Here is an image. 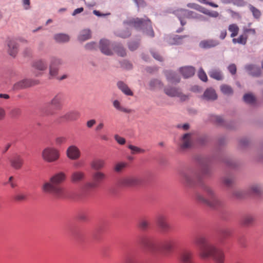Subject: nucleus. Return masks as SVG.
<instances>
[{
  "instance_id": "1",
  "label": "nucleus",
  "mask_w": 263,
  "mask_h": 263,
  "mask_svg": "<svg viewBox=\"0 0 263 263\" xmlns=\"http://www.w3.org/2000/svg\"><path fill=\"white\" fill-rule=\"evenodd\" d=\"M66 179V175L62 172L53 176L50 182H46L43 186L44 192L52 194L60 198H71L69 192L62 187L60 184Z\"/></svg>"
},
{
  "instance_id": "2",
  "label": "nucleus",
  "mask_w": 263,
  "mask_h": 263,
  "mask_svg": "<svg viewBox=\"0 0 263 263\" xmlns=\"http://www.w3.org/2000/svg\"><path fill=\"white\" fill-rule=\"evenodd\" d=\"M197 243L200 250V256L202 258L212 257L216 263H223L224 255L223 252L209 244L203 237L198 239Z\"/></svg>"
},
{
  "instance_id": "3",
  "label": "nucleus",
  "mask_w": 263,
  "mask_h": 263,
  "mask_svg": "<svg viewBox=\"0 0 263 263\" xmlns=\"http://www.w3.org/2000/svg\"><path fill=\"white\" fill-rule=\"evenodd\" d=\"M100 48L102 53L108 55L112 54V49L120 56L124 57L126 54L125 50L121 46L114 47L112 45H110L109 41L106 40L100 41Z\"/></svg>"
},
{
  "instance_id": "4",
  "label": "nucleus",
  "mask_w": 263,
  "mask_h": 263,
  "mask_svg": "<svg viewBox=\"0 0 263 263\" xmlns=\"http://www.w3.org/2000/svg\"><path fill=\"white\" fill-rule=\"evenodd\" d=\"M130 23L132 25L136 28H143L145 26L149 27L147 34L151 37L154 36V32L152 28V22L148 18H136L131 21Z\"/></svg>"
},
{
  "instance_id": "5",
  "label": "nucleus",
  "mask_w": 263,
  "mask_h": 263,
  "mask_svg": "<svg viewBox=\"0 0 263 263\" xmlns=\"http://www.w3.org/2000/svg\"><path fill=\"white\" fill-rule=\"evenodd\" d=\"M44 159L48 162H52L57 160L59 157V152L55 149L48 148L43 152Z\"/></svg>"
},
{
  "instance_id": "6",
  "label": "nucleus",
  "mask_w": 263,
  "mask_h": 263,
  "mask_svg": "<svg viewBox=\"0 0 263 263\" xmlns=\"http://www.w3.org/2000/svg\"><path fill=\"white\" fill-rule=\"evenodd\" d=\"M176 14L180 20L182 26H184L186 24V22L183 21V18L186 17L197 18L195 12L185 9H180L176 11Z\"/></svg>"
},
{
  "instance_id": "7",
  "label": "nucleus",
  "mask_w": 263,
  "mask_h": 263,
  "mask_svg": "<svg viewBox=\"0 0 263 263\" xmlns=\"http://www.w3.org/2000/svg\"><path fill=\"white\" fill-rule=\"evenodd\" d=\"M105 177L104 174L100 172L96 173L93 177V181L91 183H88L86 184V188H93L97 186L99 183L102 181Z\"/></svg>"
},
{
  "instance_id": "8",
  "label": "nucleus",
  "mask_w": 263,
  "mask_h": 263,
  "mask_svg": "<svg viewBox=\"0 0 263 263\" xmlns=\"http://www.w3.org/2000/svg\"><path fill=\"white\" fill-rule=\"evenodd\" d=\"M218 41L214 39L204 40L200 43V47L202 48H210L219 45Z\"/></svg>"
},
{
  "instance_id": "9",
  "label": "nucleus",
  "mask_w": 263,
  "mask_h": 263,
  "mask_svg": "<svg viewBox=\"0 0 263 263\" xmlns=\"http://www.w3.org/2000/svg\"><path fill=\"white\" fill-rule=\"evenodd\" d=\"M180 71L184 78H188L194 74L195 69L193 67L186 66L180 68Z\"/></svg>"
},
{
  "instance_id": "10",
  "label": "nucleus",
  "mask_w": 263,
  "mask_h": 263,
  "mask_svg": "<svg viewBox=\"0 0 263 263\" xmlns=\"http://www.w3.org/2000/svg\"><path fill=\"white\" fill-rule=\"evenodd\" d=\"M85 177V174L81 171H76L72 173L71 176V180L73 183L82 181Z\"/></svg>"
},
{
  "instance_id": "11",
  "label": "nucleus",
  "mask_w": 263,
  "mask_h": 263,
  "mask_svg": "<svg viewBox=\"0 0 263 263\" xmlns=\"http://www.w3.org/2000/svg\"><path fill=\"white\" fill-rule=\"evenodd\" d=\"M67 156L72 159H76L80 156V151L79 149L74 146H71L67 149Z\"/></svg>"
},
{
  "instance_id": "12",
  "label": "nucleus",
  "mask_w": 263,
  "mask_h": 263,
  "mask_svg": "<svg viewBox=\"0 0 263 263\" xmlns=\"http://www.w3.org/2000/svg\"><path fill=\"white\" fill-rule=\"evenodd\" d=\"M192 258V254L189 250L183 251L180 255V260L183 263H193Z\"/></svg>"
},
{
  "instance_id": "13",
  "label": "nucleus",
  "mask_w": 263,
  "mask_h": 263,
  "mask_svg": "<svg viewBox=\"0 0 263 263\" xmlns=\"http://www.w3.org/2000/svg\"><path fill=\"white\" fill-rule=\"evenodd\" d=\"M248 38V35H246L243 31L242 34L239 35L237 38H233L232 41L234 44L238 43L240 44L245 45L247 43Z\"/></svg>"
},
{
  "instance_id": "14",
  "label": "nucleus",
  "mask_w": 263,
  "mask_h": 263,
  "mask_svg": "<svg viewBox=\"0 0 263 263\" xmlns=\"http://www.w3.org/2000/svg\"><path fill=\"white\" fill-rule=\"evenodd\" d=\"M204 97L208 100H215L217 98V95L214 89L209 88L205 91Z\"/></svg>"
},
{
  "instance_id": "15",
  "label": "nucleus",
  "mask_w": 263,
  "mask_h": 263,
  "mask_svg": "<svg viewBox=\"0 0 263 263\" xmlns=\"http://www.w3.org/2000/svg\"><path fill=\"white\" fill-rule=\"evenodd\" d=\"M209 76L213 79L217 80H221L223 79L221 71L218 69H213L209 72Z\"/></svg>"
},
{
  "instance_id": "16",
  "label": "nucleus",
  "mask_w": 263,
  "mask_h": 263,
  "mask_svg": "<svg viewBox=\"0 0 263 263\" xmlns=\"http://www.w3.org/2000/svg\"><path fill=\"white\" fill-rule=\"evenodd\" d=\"M228 30L231 32V37H234L237 35L239 31V28L237 24H232L229 26Z\"/></svg>"
},
{
  "instance_id": "17",
  "label": "nucleus",
  "mask_w": 263,
  "mask_h": 263,
  "mask_svg": "<svg viewBox=\"0 0 263 263\" xmlns=\"http://www.w3.org/2000/svg\"><path fill=\"white\" fill-rule=\"evenodd\" d=\"M91 37V31L89 29L82 30L79 35V39L81 41H85Z\"/></svg>"
},
{
  "instance_id": "18",
  "label": "nucleus",
  "mask_w": 263,
  "mask_h": 263,
  "mask_svg": "<svg viewBox=\"0 0 263 263\" xmlns=\"http://www.w3.org/2000/svg\"><path fill=\"white\" fill-rule=\"evenodd\" d=\"M118 87L126 95H133L132 91L128 87V86L122 82H120L118 83Z\"/></svg>"
},
{
  "instance_id": "19",
  "label": "nucleus",
  "mask_w": 263,
  "mask_h": 263,
  "mask_svg": "<svg viewBox=\"0 0 263 263\" xmlns=\"http://www.w3.org/2000/svg\"><path fill=\"white\" fill-rule=\"evenodd\" d=\"M199 11L201 12L208 15L209 16L216 18L219 16V14L218 12L215 11H210L206 9H204V8L200 7L199 8Z\"/></svg>"
},
{
  "instance_id": "20",
  "label": "nucleus",
  "mask_w": 263,
  "mask_h": 263,
  "mask_svg": "<svg viewBox=\"0 0 263 263\" xmlns=\"http://www.w3.org/2000/svg\"><path fill=\"white\" fill-rule=\"evenodd\" d=\"M23 164V161L20 156H16L11 160L12 166L15 168H20Z\"/></svg>"
},
{
  "instance_id": "21",
  "label": "nucleus",
  "mask_w": 263,
  "mask_h": 263,
  "mask_svg": "<svg viewBox=\"0 0 263 263\" xmlns=\"http://www.w3.org/2000/svg\"><path fill=\"white\" fill-rule=\"evenodd\" d=\"M175 246V242L173 241H168L166 242L162 247V250L166 253L171 252Z\"/></svg>"
},
{
  "instance_id": "22",
  "label": "nucleus",
  "mask_w": 263,
  "mask_h": 263,
  "mask_svg": "<svg viewBox=\"0 0 263 263\" xmlns=\"http://www.w3.org/2000/svg\"><path fill=\"white\" fill-rule=\"evenodd\" d=\"M191 135L189 134H185L182 138L183 143L181 147L183 148H188L191 145L190 142Z\"/></svg>"
},
{
  "instance_id": "23",
  "label": "nucleus",
  "mask_w": 263,
  "mask_h": 263,
  "mask_svg": "<svg viewBox=\"0 0 263 263\" xmlns=\"http://www.w3.org/2000/svg\"><path fill=\"white\" fill-rule=\"evenodd\" d=\"M60 61L59 60H55L54 61H53L51 63V65L50 66V76L54 77L57 74L58 69L56 67H55V66L57 64H60Z\"/></svg>"
},
{
  "instance_id": "24",
  "label": "nucleus",
  "mask_w": 263,
  "mask_h": 263,
  "mask_svg": "<svg viewBox=\"0 0 263 263\" xmlns=\"http://www.w3.org/2000/svg\"><path fill=\"white\" fill-rule=\"evenodd\" d=\"M104 165V161L102 160H95L91 163V167L95 170H99L103 167Z\"/></svg>"
},
{
  "instance_id": "25",
  "label": "nucleus",
  "mask_w": 263,
  "mask_h": 263,
  "mask_svg": "<svg viewBox=\"0 0 263 263\" xmlns=\"http://www.w3.org/2000/svg\"><path fill=\"white\" fill-rule=\"evenodd\" d=\"M54 39L58 42H66L69 41V37L67 35L64 34H58L54 36Z\"/></svg>"
},
{
  "instance_id": "26",
  "label": "nucleus",
  "mask_w": 263,
  "mask_h": 263,
  "mask_svg": "<svg viewBox=\"0 0 263 263\" xmlns=\"http://www.w3.org/2000/svg\"><path fill=\"white\" fill-rule=\"evenodd\" d=\"M243 100L247 103L253 104L255 102V98L252 93H247L243 96Z\"/></svg>"
},
{
  "instance_id": "27",
  "label": "nucleus",
  "mask_w": 263,
  "mask_h": 263,
  "mask_svg": "<svg viewBox=\"0 0 263 263\" xmlns=\"http://www.w3.org/2000/svg\"><path fill=\"white\" fill-rule=\"evenodd\" d=\"M165 92L167 95L171 97L178 96L180 94L179 90L176 88H166Z\"/></svg>"
},
{
  "instance_id": "28",
  "label": "nucleus",
  "mask_w": 263,
  "mask_h": 263,
  "mask_svg": "<svg viewBox=\"0 0 263 263\" xmlns=\"http://www.w3.org/2000/svg\"><path fill=\"white\" fill-rule=\"evenodd\" d=\"M8 46L9 47V54L13 57H15L17 52L16 46H15L14 43L11 41H10V43L8 44Z\"/></svg>"
},
{
  "instance_id": "29",
  "label": "nucleus",
  "mask_w": 263,
  "mask_h": 263,
  "mask_svg": "<svg viewBox=\"0 0 263 263\" xmlns=\"http://www.w3.org/2000/svg\"><path fill=\"white\" fill-rule=\"evenodd\" d=\"M221 91L225 95H230L233 93L232 88L229 85L223 84L220 87Z\"/></svg>"
},
{
  "instance_id": "30",
  "label": "nucleus",
  "mask_w": 263,
  "mask_h": 263,
  "mask_svg": "<svg viewBox=\"0 0 263 263\" xmlns=\"http://www.w3.org/2000/svg\"><path fill=\"white\" fill-rule=\"evenodd\" d=\"M158 224L164 230L167 228V224L164 217H160L158 219Z\"/></svg>"
},
{
  "instance_id": "31",
  "label": "nucleus",
  "mask_w": 263,
  "mask_h": 263,
  "mask_svg": "<svg viewBox=\"0 0 263 263\" xmlns=\"http://www.w3.org/2000/svg\"><path fill=\"white\" fill-rule=\"evenodd\" d=\"M166 76L168 80L171 83H178L180 81V79L173 73L169 72Z\"/></svg>"
},
{
  "instance_id": "32",
  "label": "nucleus",
  "mask_w": 263,
  "mask_h": 263,
  "mask_svg": "<svg viewBox=\"0 0 263 263\" xmlns=\"http://www.w3.org/2000/svg\"><path fill=\"white\" fill-rule=\"evenodd\" d=\"M250 10L252 12L253 16L256 18H259L261 15L260 11L253 6H250Z\"/></svg>"
},
{
  "instance_id": "33",
  "label": "nucleus",
  "mask_w": 263,
  "mask_h": 263,
  "mask_svg": "<svg viewBox=\"0 0 263 263\" xmlns=\"http://www.w3.org/2000/svg\"><path fill=\"white\" fill-rule=\"evenodd\" d=\"M34 67L39 70H44L47 68V65L42 61H39L34 64Z\"/></svg>"
},
{
  "instance_id": "34",
  "label": "nucleus",
  "mask_w": 263,
  "mask_h": 263,
  "mask_svg": "<svg viewBox=\"0 0 263 263\" xmlns=\"http://www.w3.org/2000/svg\"><path fill=\"white\" fill-rule=\"evenodd\" d=\"M198 76L199 78L203 82L208 81V77L202 68H200L198 72Z\"/></svg>"
},
{
  "instance_id": "35",
  "label": "nucleus",
  "mask_w": 263,
  "mask_h": 263,
  "mask_svg": "<svg viewBox=\"0 0 263 263\" xmlns=\"http://www.w3.org/2000/svg\"><path fill=\"white\" fill-rule=\"evenodd\" d=\"M243 31L248 35V37L250 35H255L256 34V30L253 28H250L246 27H244L243 28Z\"/></svg>"
},
{
  "instance_id": "36",
  "label": "nucleus",
  "mask_w": 263,
  "mask_h": 263,
  "mask_svg": "<svg viewBox=\"0 0 263 263\" xmlns=\"http://www.w3.org/2000/svg\"><path fill=\"white\" fill-rule=\"evenodd\" d=\"M136 180L133 178H127L124 179V184L125 185H134L136 184Z\"/></svg>"
},
{
  "instance_id": "37",
  "label": "nucleus",
  "mask_w": 263,
  "mask_h": 263,
  "mask_svg": "<svg viewBox=\"0 0 263 263\" xmlns=\"http://www.w3.org/2000/svg\"><path fill=\"white\" fill-rule=\"evenodd\" d=\"M211 121L217 124H221L222 123V119L220 117L212 116L211 117Z\"/></svg>"
},
{
  "instance_id": "38",
  "label": "nucleus",
  "mask_w": 263,
  "mask_h": 263,
  "mask_svg": "<svg viewBox=\"0 0 263 263\" xmlns=\"http://www.w3.org/2000/svg\"><path fill=\"white\" fill-rule=\"evenodd\" d=\"M126 166V164L124 163H119L116 165L115 170L117 172L121 171L123 168Z\"/></svg>"
},
{
  "instance_id": "39",
  "label": "nucleus",
  "mask_w": 263,
  "mask_h": 263,
  "mask_svg": "<svg viewBox=\"0 0 263 263\" xmlns=\"http://www.w3.org/2000/svg\"><path fill=\"white\" fill-rule=\"evenodd\" d=\"M133 1L136 3L137 5L139 7H143L145 6V5H146V3L144 0H133Z\"/></svg>"
},
{
  "instance_id": "40",
  "label": "nucleus",
  "mask_w": 263,
  "mask_h": 263,
  "mask_svg": "<svg viewBox=\"0 0 263 263\" xmlns=\"http://www.w3.org/2000/svg\"><path fill=\"white\" fill-rule=\"evenodd\" d=\"M228 69L232 74H234L236 72V67L235 64L230 65L228 67Z\"/></svg>"
},
{
  "instance_id": "41",
  "label": "nucleus",
  "mask_w": 263,
  "mask_h": 263,
  "mask_svg": "<svg viewBox=\"0 0 263 263\" xmlns=\"http://www.w3.org/2000/svg\"><path fill=\"white\" fill-rule=\"evenodd\" d=\"M60 96H56L52 101V105L57 106V105H59L60 104Z\"/></svg>"
},
{
  "instance_id": "42",
  "label": "nucleus",
  "mask_w": 263,
  "mask_h": 263,
  "mask_svg": "<svg viewBox=\"0 0 263 263\" xmlns=\"http://www.w3.org/2000/svg\"><path fill=\"white\" fill-rule=\"evenodd\" d=\"M115 139L117 140V141L120 144H123L125 143V140L122 137H121L118 135H116V136H115Z\"/></svg>"
},
{
  "instance_id": "43",
  "label": "nucleus",
  "mask_w": 263,
  "mask_h": 263,
  "mask_svg": "<svg viewBox=\"0 0 263 263\" xmlns=\"http://www.w3.org/2000/svg\"><path fill=\"white\" fill-rule=\"evenodd\" d=\"M26 198V195L23 194H20L16 195L14 197L15 200L21 201Z\"/></svg>"
},
{
  "instance_id": "44",
  "label": "nucleus",
  "mask_w": 263,
  "mask_h": 263,
  "mask_svg": "<svg viewBox=\"0 0 263 263\" xmlns=\"http://www.w3.org/2000/svg\"><path fill=\"white\" fill-rule=\"evenodd\" d=\"M129 148L131 149V151H132V152L133 153H140V152H141V151L138 147L134 146H132V145H129Z\"/></svg>"
},
{
  "instance_id": "45",
  "label": "nucleus",
  "mask_w": 263,
  "mask_h": 263,
  "mask_svg": "<svg viewBox=\"0 0 263 263\" xmlns=\"http://www.w3.org/2000/svg\"><path fill=\"white\" fill-rule=\"evenodd\" d=\"M227 35V30L226 29L223 30L220 32V35H219V37H220V39L223 40V39H225V37H226Z\"/></svg>"
},
{
  "instance_id": "46",
  "label": "nucleus",
  "mask_w": 263,
  "mask_h": 263,
  "mask_svg": "<svg viewBox=\"0 0 263 263\" xmlns=\"http://www.w3.org/2000/svg\"><path fill=\"white\" fill-rule=\"evenodd\" d=\"M232 2L238 6H242L243 5L244 2L243 0H232Z\"/></svg>"
},
{
  "instance_id": "47",
  "label": "nucleus",
  "mask_w": 263,
  "mask_h": 263,
  "mask_svg": "<svg viewBox=\"0 0 263 263\" xmlns=\"http://www.w3.org/2000/svg\"><path fill=\"white\" fill-rule=\"evenodd\" d=\"M20 85L21 87H25L29 86L28 84H27V81H23L15 86V87H17V86Z\"/></svg>"
},
{
  "instance_id": "48",
  "label": "nucleus",
  "mask_w": 263,
  "mask_h": 263,
  "mask_svg": "<svg viewBox=\"0 0 263 263\" xmlns=\"http://www.w3.org/2000/svg\"><path fill=\"white\" fill-rule=\"evenodd\" d=\"M138 47L137 43H132L129 45V48L131 50H134L136 49Z\"/></svg>"
},
{
  "instance_id": "49",
  "label": "nucleus",
  "mask_w": 263,
  "mask_h": 263,
  "mask_svg": "<svg viewBox=\"0 0 263 263\" xmlns=\"http://www.w3.org/2000/svg\"><path fill=\"white\" fill-rule=\"evenodd\" d=\"M84 10V9L83 8L81 7V8H77L72 13V15H76L79 13H81L82 12H83Z\"/></svg>"
},
{
  "instance_id": "50",
  "label": "nucleus",
  "mask_w": 263,
  "mask_h": 263,
  "mask_svg": "<svg viewBox=\"0 0 263 263\" xmlns=\"http://www.w3.org/2000/svg\"><path fill=\"white\" fill-rule=\"evenodd\" d=\"M93 13L95 15H96L97 16H105V15H108L110 14L109 13H106V14H103V13H101L99 11H97V10H94L93 11Z\"/></svg>"
},
{
  "instance_id": "51",
  "label": "nucleus",
  "mask_w": 263,
  "mask_h": 263,
  "mask_svg": "<svg viewBox=\"0 0 263 263\" xmlns=\"http://www.w3.org/2000/svg\"><path fill=\"white\" fill-rule=\"evenodd\" d=\"M230 13H231V15H232V17H236V18H240V15L238 12H234V11H233L232 10H230Z\"/></svg>"
},
{
  "instance_id": "52",
  "label": "nucleus",
  "mask_w": 263,
  "mask_h": 263,
  "mask_svg": "<svg viewBox=\"0 0 263 263\" xmlns=\"http://www.w3.org/2000/svg\"><path fill=\"white\" fill-rule=\"evenodd\" d=\"M96 46V44L95 43H90L87 44L86 47L88 49H93Z\"/></svg>"
},
{
  "instance_id": "53",
  "label": "nucleus",
  "mask_w": 263,
  "mask_h": 263,
  "mask_svg": "<svg viewBox=\"0 0 263 263\" xmlns=\"http://www.w3.org/2000/svg\"><path fill=\"white\" fill-rule=\"evenodd\" d=\"M9 182H10L12 187H14L15 186H16V184L13 181V177H10L9 178Z\"/></svg>"
},
{
  "instance_id": "54",
  "label": "nucleus",
  "mask_w": 263,
  "mask_h": 263,
  "mask_svg": "<svg viewBox=\"0 0 263 263\" xmlns=\"http://www.w3.org/2000/svg\"><path fill=\"white\" fill-rule=\"evenodd\" d=\"M148 224V223L145 220H144L143 221H142L140 223V227L143 228V229H145L146 228Z\"/></svg>"
},
{
  "instance_id": "55",
  "label": "nucleus",
  "mask_w": 263,
  "mask_h": 263,
  "mask_svg": "<svg viewBox=\"0 0 263 263\" xmlns=\"http://www.w3.org/2000/svg\"><path fill=\"white\" fill-rule=\"evenodd\" d=\"M153 56L156 59L159 61L162 60V57L158 53H154Z\"/></svg>"
},
{
  "instance_id": "56",
  "label": "nucleus",
  "mask_w": 263,
  "mask_h": 263,
  "mask_svg": "<svg viewBox=\"0 0 263 263\" xmlns=\"http://www.w3.org/2000/svg\"><path fill=\"white\" fill-rule=\"evenodd\" d=\"M23 4L25 6L27 5V7H25V9H28L29 8L30 0H23Z\"/></svg>"
},
{
  "instance_id": "57",
  "label": "nucleus",
  "mask_w": 263,
  "mask_h": 263,
  "mask_svg": "<svg viewBox=\"0 0 263 263\" xmlns=\"http://www.w3.org/2000/svg\"><path fill=\"white\" fill-rule=\"evenodd\" d=\"M95 123V121L94 120H91L87 122V126L89 127H92Z\"/></svg>"
},
{
  "instance_id": "58",
  "label": "nucleus",
  "mask_w": 263,
  "mask_h": 263,
  "mask_svg": "<svg viewBox=\"0 0 263 263\" xmlns=\"http://www.w3.org/2000/svg\"><path fill=\"white\" fill-rule=\"evenodd\" d=\"M5 115V111L3 109L0 108V119H3Z\"/></svg>"
},
{
  "instance_id": "59",
  "label": "nucleus",
  "mask_w": 263,
  "mask_h": 263,
  "mask_svg": "<svg viewBox=\"0 0 263 263\" xmlns=\"http://www.w3.org/2000/svg\"><path fill=\"white\" fill-rule=\"evenodd\" d=\"M114 106L118 109H120V103L118 101H115L114 102Z\"/></svg>"
},
{
  "instance_id": "60",
  "label": "nucleus",
  "mask_w": 263,
  "mask_h": 263,
  "mask_svg": "<svg viewBox=\"0 0 263 263\" xmlns=\"http://www.w3.org/2000/svg\"><path fill=\"white\" fill-rule=\"evenodd\" d=\"M65 139L64 138L60 137V138H57V142L58 143H62L65 141Z\"/></svg>"
},
{
  "instance_id": "61",
  "label": "nucleus",
  "mask_w": 263,
  "mask_h": 263,
  "mask_svg": "<svg viewBox=\"0 0 263 263\" xmlns=\"http://www.w3.org/2000/svg\"><path fill=\"white\" fill-rule=\"evenodd\" d=\"M130 35V34L129 33V32H127L125 34H121L120 36L123 38H126V37L129 36Z\"/></svg>"
},
{
  "instance_id": "62",
  "label": "nucleus",
  "mask_w": 263,
  "mask_h": 263,
  "mask_svg": "<svg viewBox=\"0 0 263 263\" xmlns=\"http://www.w3.org/2000/svg\"><path fill=\"white\" fill-rule=\"evenodd\" d=\"M182 128L184 130H187L189 128V125L187 124H185L183 125Z\"/></svg>"
},
{
  "instance_id": "63",
  "label": "nucleus",
  "mask_w": 263,
  "mask_h": 263,
  "mask_svg": "<svg viewBox=\"0 0 263 263\" xmlns=\"http://www.w3.org/2000/svg\"><path fill=\"white\" fill-rule=\"evenodd\" d=\"M3 97L5 99H8L9 98V96L7 95L0 94V98H3Z\"/></svg>"
},
{
  "instance_id": "64",
  "label": "nucleus",
  "mask_w": 263,
  "mask_h": 263,
  "mask_svg": "<svg viewBox=\"0 0 263 263\" xmlns=\"http://www.w3.org/2000/svg\"><path fill=\"white\" fill-rule=\"evenodd\" d=\"M253 192H254V193H258V192H259V189H258V187H255L253 188Z\"/></svg>"
}]
</instances>
